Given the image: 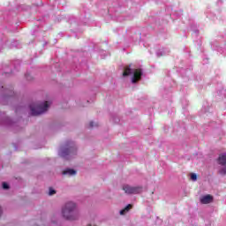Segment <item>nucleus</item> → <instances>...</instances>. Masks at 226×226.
I'll list each match as a JSON object with an SVG mask.
<instances>
[{
    "mask_svg": "<svg viewBox=\"0 0 226 226\" xmlns=\"http://www.w3.org/2000/svg\"><path fill=\"white\" fill-rule=\"evenodd\" d=\"M62 215L65 220H77L79 218V211H77V204L69 201L62 208Z\"/></svg>",
    "mask_w": 226,
    "mask_h": 226,
    "instance_id": "obj_1",
    "label": "nucleus"
},
{
    "mask_svg": "<svg viewBox=\"0 0 226 226\" xmlns=\"http://www.w3.org/2000/svg\"><path fill=\"white\" fill-rule=\"evenodd\" d=\"M31 114L32 116H40L41 114H44L49 110V102H44V103L39 104H32L30 105Z\"/></svg>",
    "mask_w": 226,
    "mask_h": 226,
    "instance_id": "obj_2",
    "label": "nucleus"
},
{
    "mask_svg": "<svg viewBox=\"0 0 226 226\" xmlns=\"http://www.w3.org/2000/svg\"><path fill=\"white\" fill-rule=\"evenodd\" d=\"M123 190L128 195H137V193H142V187L140 186H132L126 185L123 186Z\"/></svg>",
    "mask_w": 226,
    "mask_h": 226,
    "instance_id": "obj_3",
    "label": "nucleus"
},
{
    "mask_svg": "<svg viewBox=\"0 0 226 226\" xmlns=\"http://www.w3.org/2000/svg\"><path fill=\"white\" fill-rule=\"evenodd\" d=\"M142 79V70L141 69H136L133 72L132 82V84H137L139 80Z\"/></svg>",
    "mask_w": 226,
    "mask_h": 226,
    "instance_id": "obj_4",
    "label": "nucleus"
},
{
    "mask_svg": "<svg viewBox=\"0 0 226 226\" xmlns=\"http://www.w3.org/2000/svg\"><path fill=\"white\" fill-rule=\"evenodd\" d=\"M72 151H75V148L73 147H62L61 152H60V156L64 158L65 156H68V154H72Z\"/></svg>",
    "mask_w": 226,
    "mask_h": 226,
    "instance_id": "obj_5",
    "label": "nucleus"
},
{
    "mask_svg": "<svg viewBox=\"0 0 226 226\" xmlns=\"http://www.w3.org/2000/svg\"><path fill=\"white\" fill-rule=\"evenodd\" d=\"M214 198L211 194H207L204 196H201L200 199V202L201 204H211V202H213Z\"/></svg>",
    "mask_w": 226,
    "mask_h": 226,
    "instance_id": "obj_6",
    "label": "nucleus"
},
{
    "mask_svg": "<svg viewBox=\"0 0 226 226\" xmlns=\"http://www.w3.org/2000/svg\"><path fill=\"white\" fill-rule=\"evenodd\" d=\"M218 163L219 165H226V153L219 155Z\"/></svg>",
    "mask_w": 226,
    "mask_h": 226,
    "instance_id": "obj_7",
    "label": "nucleus"
},
{
    "mask_svg": "<svg viewBox=\"0 0 226 226\" xmlns=\"http://www.w3.org/2000/svg\"><path fill=\"white\" fill-rule=\"evenodd\" d=\"M75 174H77V171L72 169H67L63 171L64 176H75Z\"/></svg>",
    "mask_w": 226,
    "mask_h": 226,
    "instance_id": "obj_8",
    "label": "nucleus"
},
{
    "mask_svg": "<svg viewBox=\"0 0 226 226\" xmlns=\"http://www.w3.org/2000/svg\"><path fill=\"white\" fill-rule=\"evenodd\" d=\"M132 207H133V205H127L124 209L120 210V215H125L126 213H128V211H130V209H132Z\"/></svg>",
    "mask_w": 226,
    "mask_h": 226,
    "instance_id": "obj_9",
    "label": "nucleus"
},
{
    "mask_svg": "<svg viewBox=\"0 0 226 226\" xmlns=\"http://www.w3.org/2000/svg\"><path fill=\"white\" fill-rule=\"evenodd\" d=\"M128 75H132V68L127 66L124 68V71L123 72V77H128Z\"/></svg>",
    "mask_w": 226,
    "mask_h": 226,
    "instance_id": "obj_10",
    "label": "nucleus"
},
{
    "mask_svg": "<svg viewBox=\"0 0 226 226\" xmlns=\"http://www.w3.org/2000/svg\"><path fill=\"white\" fill-rule=\"evenodd\" d=\"M221 176H226V166L219 170Z\"/></svg>",
    "mask_w": 226,
    "mask_h": 226,
    "instance_id": "obj_11",
    "label": "nucleus"
},
{
    "mask_svg": "<svg viewBox=\"0 0 226 226\" xmlns=\"http://www.w3.org/2000/svg\"><path fill=\"white\" fill-rule=\"evenodd\" d=\"M49 195H56V190L52 187H49Z\"/></svg>",
    "mask_w": 226,
    "mask_h": 226,
    "instance_id": "obj_12",
    "label": "nucleus"
},
{
    "mask_svg": "<svg viewBox=\"0 0 226 226\" xmlns=\"http://www.w3.org/2000/svg\"><path fill=\"white\" fill-rule=\"evenodd\" d=\"M191 179L192 181H197V175L195 173L191 174Z\"/></svg>",
    "mask_w": 226,
    "mask_h": 226,
    "instance_id": "obj_13",
    "label": "nucleus"
},
{
    "mask_svg": "<svg viewBox=\"0 0 226 226\" xmlns=\"http://www.w3.org/2000/svg\"><path fill=\"white\" fill-rule=\"evenodd\" d=\"M3 188H4V190H8V188H10V185H8L6 184V182H4V183H3Z\"/></svg>",
    "mask_w": 226,
    "mask_h": 226,
    "instance_id": "obj_14",
    "label": "nucleus"
},
{
    "mask_svg": "<svg viewBox=\"0 0 226 226\" xmlns=\"http://www.w3.org/2000/svg\"><path fill=\"white\" fill-rule=\"evenodd\" d=\"M94 126V122H90L89 127H90V128H93Z\"/></svg>",
    "mask_w": 226,
    "mask_h": 226,
    "instance_id": "obj_15",
    "label": "nucleus"
},
{
    "mask_svg": "<svg viewBox=\"0 0 226 226\" xmlns=\"http://www.w3.org/2000/svg\"><path fill=\"white\" fill-rule=\"evenodd\" d=\"M3 215V208L0 207V216Z\"/></svg>",
    "mask_w": 226,
    "mask_h": 226,
    "instance_id": "obj_16",
    "label": "nucleus"
}]
</instances>
